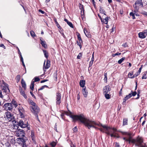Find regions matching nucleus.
Instances as JSON below:
<instances>
[{"label": "nucleus", "mask_w": 147, "mask_h": 147, "mask_svg": "<svg viewBox=\"0 0 147 147\" xmlns=\"http://www.w3.org/2000/svg\"><path fill=\"white\" fill-rule=\"evenodd\" d=\"M40 43L42 45V46L44 48H47V45L46 44V42L45 41H43V40H41Z\"/></svg>", "instance_id": "23"}, {"label": "nucleus", "mask_w": 147, "mask_h": 147, "mask_svg": "<svg viewBox=\"0 0 147 147\" xmlns=\"http://www.w3.org/2000/svg\"><path fill=\"white\" fill-rule=\"evenodd\" d=\"M144 33V35H145V37L147 36V30H146L142 32Z\"/></svg>", "instance_id": "51"}, {"label": "nucleus", "mask_w": 147, "mask_h": 147, "mask_svg": "<svg viewBox=\"0 0 147 147\" xmlns=\"http://www.w3.org/2000/svg\"><path fill=\"white\" fill-rule=\"evenodd\" d=\"M93 61H90V63H89V67H90L91 66L92 64H93Z\"/></svg>", "instance_id": "59"}, {"label": "nucleus", "mask_w": 147, "mask_h": 147, "mask_svg": "<svg viewBox=\"0 0 147 147\" xmlns=\"http://www.w3.org/2000/svg\"><path fill=\"white\" fill-rule=\"evenodd\" d=\"M0 47H3L4 49H5V47L4 46L3 44H1L0 45Z\"/></svg>", "instance_id": "63"}, {"label": "nucleus", "mask_w": 147, "mask_h": 147, "mask_svg": "<svg viewBox=\"0 0 147 147\" xmlns=\"http://www.w3.org/2000/svg\"><path fill=\"white\" fill-rule=\"evenodd\" d=\"M38 11L39 12H41L42 14H44L45 13V12L41 9H39Z\"/></svg>", "instance_id": "62"}, {"label": "nucleus", "mask_w": 147, "mask_h": 147, "mask_svg": "<svg viewBox=\"0 0 147 147\" xmlns=\"http://www.w3.org/2000/svg\"><path fill=\"white\" fill-rule=\"evenodd\" d=\"M82 42H81V41H78V40L77 41V44L80 47L81 49L82 47V46L81 45V44L82 43Z\"/></svg>", "instance_id": "42"}, {"label": "nucleus", "mask_w": 147, "mask_h": 147, "mask_svg": "<svg viewBox=\"0 0 147 147\" xmlns=\"http://www.w3.org/2000/svg\"><path fill=\"white\" fill-rule=\"evenodd\" d=\"M12 103L13 104V105L14 107H15V108H16L17 107V105L16 103V102H14V103Z\"/></svg>", "instance_id": "60"}, {"label": "nucleus", "mask_w": 147, "mask_h": 147, "mask_svg": "<svg viewBox=\"0 0 147 147\" xmlns=\"http://www.w3.org/2000/svg\"><path fill=\"white\" fill-rule=\"evenodd\" d=\"M56 143L55 142H53L50 143L51 145L53 147H54L56 145Z\"/></svg>", "instance_id": "39"}, {"label": "nucleus", "mask_w": 147, "mask_h": 147, "mask_svg": "<svg viewBox=\"0 0 147 147\" xmlns=\"http://www.w3.org/2000/svg\"><path fill=\"white\" fill-rule=\"evenodd\" d=\"M54 21L55 22V24L56 25L57 27L59 28V29H61V27H60V26L59 25V24H58V22H57L56 19H55Z\"/></svg>", "instance_id": "35"}, {"label": "nucleus", "mask_w": 147, "mask_h": 147, "mask_svg": "<svg viewBox=\"0 0 147 147\" xmlns=\"http://www.w3.org/2000/svg\"><path fill=\"white\" fill-rule=\"evenodd\" d=\"M34 85H30V88L32 90H33V89H34Z\"/></svg>", "instance_id": "57"}, {"label": "nucleus", "mask_w": 147, "mask_h": 147, "mask_svg": "<svg viewBox=\"0 0 147 147\" xmlns=\"http://www.w3.org/2000/svg\"><path fill=\"white\" fill-rule=\"evenodd\" d=\"M131 93H129L128 95H127L124 98L123 102H125L127 99L131 97Z\"/></svg>", "instance_id": "19"}, {"label": "nucleus", "mask_w": 147, "mask_h": 147, "mask_svg": "<svg viewBox=\"0 0 147 147\" xmlns=\"http://www.w3.org/2000/svg\"><path fill=\"white\" fill-rule=\"evenodd\" d=\"M100 12L101 13H102L104 15H106V13H105V12L104 10L101 7H100V9H99Z\"/></svg>", "instance_id": "27"}, {"label": "nucleus", "mask_w": 147, "mask_h": 147, "mask_svg": "<svg viewBox=\"0 0 147 147\" xmlns=\"http://www.w3.org/2000/svg\"><path fill=\"white\" fill-rule=\"evenodd\" d=\"M0 87L1 88L3 94H4V92L5 94L6 93H9V92L10 91L8 88V85L3 80L0 81Z\"/></svg>", "instance_id": "4"}, {"label": "nucleus", "mask_w": 147, "mask_h": 147, "mask_svg": "<svg viewBox=\"0 0 147 147\" xmlns=\"http://www.w3.org/2000/svg\"><path fill=\"white\" fill-rule=\"evenodd\" d=\"M34 81L35 82H38L40 80L39 78L38 77H35L34 78Z\"/></svg>", "instance_id": "50"}, {"label": "nucleus", "mask_w": 147, "mask_h": 147, "mask_svg": "<svg viewBox=\"0 0 147 147\" xmlns=\"http://www.w3.org/2000/svg\"><path fill=\"white\" fill-rule=\"evenodd\" d=\"M30 103L31 105L30 106V109L31 111L35 115L37 120L39 121L38 115V114L40 111L39 108L38 107L36 104L32 100H30Z\"/></svg>", "instance_id": "3"}, {"label": "nucleus", "mask_w": 147, "mask_h": 147, "mask_svg": "<svg viewBox=\"0 0 147 147\" xmlns=\"http://www.w3.org/2000/svg\"><path fill=\"white\" fill-rule=\"evenodd\" d=\"M46 87L48 88V86L46 85H44L42 86L40 88L38 89V90H43Z\"/></svg>", "instance_id": "40"}, {"label": "nucleus", "mask_w": 147, "mask_h": 147, "mask_svg": "<svg viewBox=\"0 0 147 147\" xmlns=\"http://www.w3.org/2000/svg\"><path fill=\"white\" fill-rule=\"evenodd\" d=\"M131 93H132V96H135L137 94V92H136L134 91L133 92L132 91H131Z\"/></svg>", "instance_id": "48"}, {"label": "nucleus", "mask_w": 147, "mask_h": 147, "mask_svg": "<svg viewBox=\"0 0 147 147\" xmlns=\"http://www.w3.org/2000/svg\"><path fill=\"white\" fill-rule=\"evenodd\" d=\"M139 37L140 38H145V35L143 32L138 33Z\"/></svg>", "instance_id": "22"}, {"label": "nucleus", "mask_w": 147, "mask_h": 147, "mask_svg": "<svg viewBox=\"0 0 147 147\" xmlns=\"http://www.w3.org/2000/svg\"><path fill=\"white\" fill-rule=\"evenodd\" d=\"M134 12V13L133 12H131L129 14L130 16H131L132 17V18L133 19H134L135 18L134 14L136 13H135V12Z\"/></svg>", "instance_id": "37"}, {"label": "nucleus", "mask_w": 147, "mask_h": 147, "mask_svg": "<svg viewBox=\"0 0 147 147\" xmlns=\"http://www.w3.org/2000/svg\"><path fill=\"white\" fill-rule=\"evenodd\" d=\"M45 61L43 65V69L45 68L46 69H48L50 66V61L47 60V61L46 64V65H45Z\"/></svg>", "instance_id": "16"}, {"label": "nucleus", "mask_w": 147, "mask_h": 147, "mask_svg": "<svg viewBox=\"0 0 147 147\" xmlns=\"http://www.w3.org/2000/svg\"><path fill=\"white\" fill-rule=\"evenodd\" d=\"M5 117L8 121H10L13 120L14 117L12 113H11L9 112H7L5 113Z\"/></svg>", "instance_id": "11"}, {"label": "nucleus", "mask_w": 147, "mask_h": 147, "mask_svg": "<svg viewBox=\"0 0 147 147\" xmlns=\"http://www.w3.org/2000/svg\"><path fill=\"white\" fill-rule=\"evenodd\" d=\"M13 128V129H18V127L17 125H14Z\"/></svg>", "instance_id": "61"}, {"label": "nucleus", "mask_w": 147, "mask_h": 147, "mask_svg": "<svg viewBox=\"0 0 147 147\" xmlns=\"http://www.w3.org/2000/svg\"><path fill=\"white\" fill-rule=\"evenodd\" d=\"M84 33L86 36L88 38H90L91 36V35L90 34L88 33L87 31L86 30H84Z\"/></svg>", "instance_id": "28"}, {"label": "nucleus", "mask_w": 147, "mask_h": 147, "mask_svg": "<svg viewBox=\"0 0 147 147\" xmlns=\"http://www.w3.org/2000/svg\"><path fill=\"white\" fill-rule=\"evenodd\" d=\"M133 75V72H130L128 73V77L130 78H132V76Z\"/></svg>", "instance_id": "34"}, {"label": "nucleus", "mask_w": 147, "mask_h": 147, "mask_svg": "<svg viewBox=\"0 0 147 147\" xmlns=\"http://www.w3.org/2000/svg\"><path fill=\"white\" fill-rule=\"evenodd\" d=\"M108 18L106 17L104 19L103 22L105 24H107Z\"/></svg>", "instance_id": "38"}, {"label": "nucleus", "mask_w": 147, "mask_h": 147, "mask_svg": "<svg viewBox=\"0 0 147 147\" xmlns=\"http://www.w3.org/2000/svg\"><path fill=\"white\" fill-rule=\"evenodd\" d=\"M4 93H5L4 92ZM7 93H6L5 94H3V92L2 91V90H0V98H3L4 95H5Z\"/></svg>", "instance_id": "29"}, {"label": "nucleus", "mask_w": 147, "mask_h": 147, "mask_svg": "<svg viewBox=\"0 0 147 147\" xmlns=\"http://www.w3.org/2000/svg\"><path fill=\"white\" fill-rule=\"evenodd\" d=\"M78 121L84 124L88 129H90L92 127L95 129H97L98 128L95 126L96 125L101 126V124H98L94 121L86 118L84 115L83 114H80V117Z\"/></svg>", "instance_id": "1"}, {"label": "nucleus", "mask_w": 147, "mask_h": 147, "mask_svg": "<svg viewBox=\"0 0 147 147\" xmlns=\"http://www.w3.org/2000/svg\"><path fill=\"white\" fill-rule=\"evenodd\" d=\"M115 147H120L119 144L117 143H115Z\"/></svg>", "instance_id": "58"}, {"label": "nucleus", "mask_w": 147, "mask_h": 147, "mask_svg": "<svg viewBox=\"0 0 147 147\" xmlns=\"http://www.w3.org/2000/svg\"><path fill=\"white\" fill-rule=\"evenodd\" d=\"M20 76L19 75L17 76L16 78V79L17 82H18L20 80Z\"/></svg>", "instance_id": "32"}, {"label": "nucleus", "mask_w": 147, "mask_h": 147, "mask_svg": "<svg viewBox=\"0 0 147 147\" xmlns=\"http://www.w3.org/2000/svg\"><path fill=\"white\" fill-rule=\"evenodd\" d=\"M82 56V53H80L78 55L77 58L78 59H80Z\"/></svg>", "instance_id": "43"}, {"label": "nucleus", "mask_w": 147, "mask_h": 147, "mask_svg": "<svg viewBox=\"0 0 147 147\" xmlns=\"http://www.w3.org/2000/svg\"><path fill=\"white\" fill-rule=\"evenodd\" d=\"M65 115L67 116H69V117L73 119V121L74 122L76 121H78L80 117V115H71V112H66Z\"/></svg>", "instance_id": "8"}, {"label": "nucleus", "mask_w": 147, "mask_h": 147, "mask_svg": "<svg viewBox=\"0 0 147 147\" xmlns=\"http://www.w3.org/2000/svg\"><path fill=\"white\" fill-rule=\"evenodd\" d=\"M20 58L21 61L22 62H24L22 56V55H20Z\"/></svg>", "instance_id": "54"}, {"label": "nucleus", "mask_w": 147, "mask_h": 147, "mask_svg": "<svg viewBox=\"0 0 147 147\" xmlns=\"http://www.w3.org/2000/svg\"><path fill=\"white\" fill-rule=\"evenodd\" d=\"M140 74L138 73V72H136L134 75L132 76V78H134L137 76H138Z\"/></svg>", "instance_id": "45"}, {"label": "nucleus", "mask_w": 147, "mask_h": 147, "mask_svg": "<svg viewBox=\"0 0 147 147\" xmlns=\"http://www.w3.org/2000/svg\"><path fill=\"white\" fill-rule=\"evenodd\" d=\"M111 90V88L109 85H107L105 86L103 89V92L104 93H110L109 92Z\"/></svg>", "instance_id": "14"}, {"label": "nucleus", "mask_w": 147, "mask_h": 147, "mask_svg": "<svg viewBox=\"0 0 147 147\" xmlns=\"http://www.w3.org/2000/svg\"><path fill=\"white\" fill-rule=\"evenodd\" d=\"M18 111L20 115L22 117L23 115V113L24 111V109L22 107H20L18 108Z\"/></svg>", "instance_id": "18"}, {"label": "nucleus", "mask_w": 147, "mask_h": 147, "mask_svg": "<svg viewBox=\"0 0 147 147\" xmlns=\"http://www.w3.org/2000/svg\"><path fill=\"white\" fill-rule=\"evenodd\" d=\"M125 57H123L120 59H119L118 61V63L119 64H121L123 61L125 59Z\"/></svg>", "instance_id": "30"}, {"label": "nucleus", "mask_w": 147, "mask_h": 147, "mask_svg": "<svg viewBox=\"0 0 147 147\" xmlns=\"http://www.w3.org/2000/svg\"><path fill=\"white\" fill-rule=\"evenodd\" d=\"M77 37L79 41H81V42H82V40L81 37V36L80 34L78 33L77 34Z\"/></svg>", "instance_id": "33"}, {"label": "nucleus", "mask_w": 147, "mask_h": 147, "mask_svg": "<svg viewBox=\"0 0 147 147\" xmlns=\"http://www.w3.org/2000/svg\"><path fill=\"white\" fill-rule=\"evenodd\" d=\"M16 48H17V49L18 50V54H19V55H22L20 51V50L17 47H16Z\"/></svg>", "instance_id": "52"}, {"label": "nucleus", "mask_w": 147, "mask_h": 147, "mask_svg": "<svg viewBox=\"0 0 147 147\" xmlns=\"http://www.w3.org/2000/svg\"><path fill=\"white\" fill-rule=\"evenodd\" d=\"M3 108L4 110L7 111H11L13 108V104L10 103H6L4 105Z\"/></svg>", "instance_id": "10"}, {"label": "nucleus", "mask_w": 147, "mask_h": 147, "mask_svg": "<svg viewBox=\"0 0 147 147\" xmlns=\"http://www.w3.org/2000/svg\"><path fill=\"white\" fill-rule=\"evenodd\" d=\"M31 137L32 140H34V139L35 138L34 133V131H31Z\"/></svg>", "instance_id": "31"}, {"label": "nucleus", "mask_w": 147, "mask_h": 147, "mask_svg": "<svg viewBox=\"0 0 147 147\" xmlns=\"http://www.w3.org/2000/svg\"><path fill=\"white\" fill-rule=\"evenodd\" d=\"M143 141L142 139L140 138H138L136 140L132 139L131 142L132 143L135 144L136 146H141Z\"/></svg>", "instance_id": "7"}, {"label": "nucleus", "mask_w": 147, "mask_h": 147, "mask_svg": "<svg viewBox=\"0 0 147 147\" xmlns=\"http://www.w3.org/2000/svg\"><path fill=\"white\" fill-rule=\"evenodd\" d=\"M43 51L45 57L47 59L49 56L48 52L45 50H43Z\"/></svg>", "instance_id": "24"}, {"label": "nucleus", "mask_w": 147, "mask_h": 147, "mask_svg": "<svg viewBox=\"0 0 147 147\" xmlns=\"http://www.w3.org/2000/svg\"><path fill=\"white\" fill-rule=\"evenodd\" d=\"M30 34L31 36L33 37H34L36 36L35 33L33 31H31L30 32Z\"/></svg>", "instance_id": "44"}, {"label": "nucleus", "mask_w": 147, "mask_h": 147, "mask_svg": "<svg viewBox=\"0 0 147 147\" xmlns=\"http://www.w3.org/2000/svg\"><path fill=\"white\" fill-rule=\"evenodd\" d=\"M103 128H100L98 129L102 132L105 133L107 135H110L111 137L119 138L117 136V134L116 132L117 131V129L115 128H111L108 127L105 125H101Z\"/></svg>", "instance_id": "2"}, {"label": "nucleus", "mask_w": 147, "mask_h": 147, "mask_svg": "<svg viewBox=\"0 0 147 147\" xmlns=\"http://www.w3.org/2000/svg\"><path fill=\"white\" fill-rule=\"evenodd\" d=\"M21 84L22 87L24 88V90H25L26 88V84L23 79L22 80Z\"/></svg>", "instance_id": "21"}, {"label": "nucleus", "mask_w": 147, "mask_h": 147, "mask_svg": "<svg viewBox=\"0 0 147 147\" xmlns=\"http://www.w3.org/2000/svg\"><path fill=\"white\" fill-rule=\"evenodd\" d=\"M73 131L74 132H76L77 131V129L76 126L73 129Z\"/></svg>", "instance_id": "53"}, {"label": "nucleus", "mask_w": 147, "mask_h": 147, "mask_svg": "<svg viewBox=\"0 0 147 147\" xmlns=\"http://www.w3.org/2000/svg\"><path fill=\"white\" fill-rule=\"evenodd\" d=\"M105 97L107 99H109L110 98V95L108 93H105Z\"/></svg>", "instance_id": "36"}, {"label": "nucleus", "mask_w": 147, "mask_h": 147, "mask_svg": "<svg viewBox=\"0 0 147 147\" xmlns=\"http://www.w3.org/2000/svg\"><path fill=\"white\" fill-rule=\"evenodd\" d=\"M67 24L71 28H73V27H74L73 25L72 24L71 22H68Z\"/></svg>", "instance_id": "41"}, {"label": "nucleus", "mask_w": 147, "mask_h": 147, "mask_svg": "<svg viewBox=\"0 0 147 147\" xmlns=\"http://www.w3.org/2000/svg\"><path fill=\"white\" fill-rule=\"evenodd\" d=\"M28 121H25L24 122L23 121H20L18 122V125L22 128H24L27 127L28 129H30V127H28Z\"/></svg>", "instance_id": "9"}, {"label": "nucleus", "mask_w": 147, "mask_h": 147, "mask_svg": "<svg viewBox=\"0 0 147 147\" xmlns=\"http://www.w3.org/2000/svg\"><path fill=\"white\" fill-rule=\"evenodd\" d=\"M18 143L22 144L23 146L26 144L25 140L22 138H17Z\"/></svg>", "instance_id": "15"}, {"label": "nucleus", "mask_w": 147, "mask_h": 147, "mask_svg": "<svg viewBox=\"0 0 147 147\" xmlns=\"http://www.w3.org/2000/svg\"><path fill=\"white\" fill-rule=\"evenodd\" d=\"M61 95L60 93L57 92L56 93V105H59L61 102Z\"/></svg>", "instance_id": "13"}, {"label": "nucleus", "mask_w": 147, "mask_h": 147, "mask_svg": "<svg viewBox=\"0 0 147 147\" xmlns=\"http://www.w3.org/2000/svg\"><path fill=\"white\" fill-rule=\"evenodd\" d=\"M20 92L21 94L25 98H27V96L25 92L22 90H21Z\"/></svg>", "instance_id": "25"}, {"label": "nucleus", "mask_w": 147, "mask_h": 147, "mask_svg": "<svg viewBox=\"0 0 147 147\" xmlns=\"http://www.w3.org/2000/svg\"><path fill=\"white\" fill-rule=\"evenodd\" d=\"M86 82L84 80H80V85L82 87H84L85 86Z\"/></svg>", "instance_id": "20"}, {"label": "nucleus", "mask_w": 147, "mask_h": 147, "mask_svg": "<svg viewBox=\"0 0 147 147\" xmlns=\"http://www.w3.org/2000/svg\"><path fill=\"white\" fill-rule=\"evenodd\" d=\"M121 54V53H117L115 54H113L112 55V56L113 57H114L116 56L119 55H120Z\"/></svg>", "instance_id": "49"}, {"label": "nucleus", "mask_w": 147, "mask_h": 147, "mask_svg": "<svg viewBox=\"0 0 147 147\" xmlns=\"http://www.w3.org/2000/svg\"><path fill=\"white\" fill-rule=\"evenodd\" d=\"M147 78L146 77V74L145 73L143 74V76L142 78V79H146Z\"/></svg>", "instance_id": "46"}, {"label": "nucleus", "mask_w": 147, "mask_h": 147, "mask_svg": "<svg viewBox=\"0 0 147 147\" xmlns=\"http://www.w3.org/2000/svg\"><path fill=\"white\" fill-rule=\"evenodd\" d=\"M142 65L141 67L140 68L138 71V73H139L140 74V73L141 72V70L142 69Z\"/></svg>", "instance_id": "56"}, {"label": "nucleus", "mask_w": 147, "mask_h": 147, "mask_svg": "<svg viewBox=\"0 0 147 147\" xmlns=\"http://www.w3.org/2000/svg\"><path fill=\"white\" fill-rule=\"evenodd\" d=\"M127 118H124L123 119V126L127 125Z\"/></svg>", "instance_id": "26"}, {"label": "nucleus", "mask_w": 147, "mask_h": 147, "mask_svg": "<svg viewBox=\"0 0 147 147\" xmlns=\"http://www.w3.org/2000/svg\"><path fill=\"white\" fill-rule=\"evenodd\" d=\"M143 4L142 0L136 1L133 5L135 9L134 12L135 13L137 12L138 11L139 8L143 7Z\"/></svg>", "instance_id": "5"}, {"label": "nucleus", "mask_w": 147, "mask_h": 147, "mask_svg": "<svg viewBox=\"0 0 147 147\" xmlns=\"http://www.w3.org/2000/svg\"><path fill=\"white\" fill-rule=\"evenodd\" d=\"M82 92L84 97L85 98L87 97L88 92L86 87L82 89Z\"/></svg>", "instance_id": "17"}, {"label": "nucleus", "mask_w": 147, "mask_h": 147, "mask_svg": "<svg viewBox=\"0 0 147 147\" xmlns=\"http://www.w3.org/2000/svg\"><path fill=\"white\" fill-rule=\"evenodd\" d=\"M79 7L80 10L84 9L83 5L82 4H80L79 5Z\"/></svg>", "instance_id": "47"}, {"label": "nucleus", "mask_w": 147, "mask_h": 147, "mask_svg": "<svg viewBox=\"0 0 147 147\" xmlns=\"http://www.w3.org/2000/svg\"><path fill=\"white\" fill-rule=\"evenodd\" d=\"M81 13L82 16H83L84 14V9L81 10Z\"/></svg>", "instance_id": "55"}, {"label": "nucleus", "mask_w": 147, "mask_h": 147, "mask_svg": "<svg viewBox=\"0 0 147 147\" xmlns=\"http://www.w3.org/2000/svg\"><path fill=\"white\" fill-rule=\"evenodd\" d=\"M122 46L124 47H126L127 46L126 43L124 44H123L122 45Z\"/></svg>", "instance_id": "64"}, {"label": "nucleus", "mask_w": 147, "mask_h": 147, "mask_svg": "<svg viewBox=\"0 0 147 147\" xmlns=\"http://www.w3.org/2000/svg\"><path fill=\"white\" fill-rule=\"evenodd\" d=\"M120 132L123 135H126V136H128L129 138L128 139H127L126 137H123V139L125 141L127 142H128L130 144L131 142L132 137L131 136V134L128 132H125L121 131Z\"/></svg>", "instance_id": "6"}, {"label": "nucleus", "mask_w": 147, "mask_h": 147, "mask_svg": "<svg viewBox=\"0 0 147 147\" xmlns=\"http://www.w3.org/2000/svg\"><path fill=\"white\" fill-rule=\"evenodd\" d=\"M15 135L17 137H23L24 136V132L23 129H19L15 131Z\"/></svg>", "instance_id": "12"}]
</instances>
